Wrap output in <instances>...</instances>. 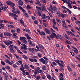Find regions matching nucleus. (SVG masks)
Returning <instances> with one entry per match:
<instances>
[{
    "instance_id": "f257e3e1",
    "label": "nucleus",
    "mask_w": 80,
    "mask_h": 80,
    "mask_svg": "<svg viewBox=\"0 0 80 80\" xmlns=\"http://www.w3.org/2000/svg\"><path fill=\"white\" fill-rule=\"evenodd\" d=\"M50 8H48V10L49 11V12H51L52 14H53V11L54 12H57V8L56 7L54 6L53 7V8L52 5H50Z\"/></svg>"
},
{
    "instance_id": "f03ea898",
    "label": "nucleus",
    "mask_w": 80,
    "mask_h": 80,
    "mask_svg": "<svg viewBox=\"0 0 80 80\" xmlns=\"http://www.w3.org/2000/svg\"><path fill=\"white\" fill-rule=\"evenodd\" d=\"M36 8L38 9H36L35 11V12L36 14H38L39 16H41L42 12L41 11L42 10V8L41 7L36 6Z\"/></svg>"
},
{
    "instance_id": "7ed1b4c3",
    "label": "nucleus",
    "mask_w": 80,
    "mask_h": 80,
    "mask_svg": "<svg viewBox=\"0 0 80 80\" xmlns=\"http://www.w3.org/2000/svg\"><path fill=\"white\" fill-rule=\"evenodd\" d=\"M6 3L7 4V5H10L11 7L12 8V9H15V7H14V6H15V5L14 3H13L12 2L10 1H7L6 2Z\"/></svg>"
},
{
    "instance_id": "20e7f679",
    "label": "nucleus",
    "mask_w": 80,
    "mask_h": 80,
    "mask_svg": "<svg viewBox=\"0 0 80 80\" xmlns=\"http://www.w3.org/2000/svg\"><path fill=\"white\" fill-rule=\"evenodd\" d=\"M66 2L67 4H68V6L70 8H72V7L71 5V4H72L73 3V2L72 1L70 0H68Z\"/></svg>"
},
{
    "instance_id": "39448f33",
    "label": "nucleus",
    "mask_w": 80,
    "mask_h": 80,
    "mask_svg": "<svg viewBox=\"0 0 80 80\" xmlns=\"http://www.w3.org/2000/svg\"><path fill=\"white\" fill-rule=\"evenodd\" d=\"M50 37L51 38H54L55 37H56L57 39H58V37L57 36V35L56 34L53 32H52L51 35H50Z\"/></svg>"
},
{
    "instance_id": "423d86ee",
    "label": "nucleus",
    "mask_w": 80,
    "mask_h": 80,
    "mask_svg": "<svg viewBox=\"0 0 80 80\" xmlns=\"http://www.w3.org/2000/svg\"><path fill=\"white\" fill-rule=\"evenodd\" d=\"M15 9H12L13 10H12V12L13 13H15V14H17V13L18 14V15H19L20 10L17 8L15 9Z\"/></svg>"
},
{
    "instance_id": "0eeeda50",
    "label": "nucleus",
    "mask_w": 80,
    "mask_h": 80,
    "mask_svg": "<svg viewBox=\"0 0 80 80\" xmlns=\"http://www.w3.org/2000/svg\"><path fill=\"white\" fill-rule=\"evenodd\" d=\"M4 43L6 45H12L13 43V42L9 40L6 41H4Z\"/></svg>"
},
{
    "instance_id": "6e6552de",
    "label": "nucleus",
    "mask_w": 80,
    "mask_h": 80,
    "mask_svg": "<svg viewBox=\"0 0 80 80\" xmlns=\"http://www.w3.org/2000/svg\"><path fill=\"white\" fill-rule=\"evenodd\" d=\"M40 62H42L43 64H45V65H46V62H45V59H44L43 58H41L39 60Z\"/></svg>"
},
{
    "instance_id": "1a4fd4ad",
    "label": "nucleus",
    "mask_w": 80,
    "mask_h": 80,
    "mask_svg": "<svg viewBox=\"0 0 80 80\" xmlns=\"http://www.w3.org/2000/svg\"><path fill=\"white\" fill-rule=\"evenodd\" d=\"M28 50L29 52H30L32 53H34V52H35L34 51V48H28Z\"/></svg>"
},
{
    "instance_id": "9d476101",
    "label": "nucleus",
    "mask_w": 80,
    "mask_h": 80,
    "mask_svg": "<svg viewBox=\"0 0 80 80\" xmlns=\"http://www.w3.org/2000/svg\"><path fill=\"white\" fill-rule=\"evenodd\" d=\"M18 5H20L22 6V5H23V2L22 1V0H19L18 1Z\"/></svg>"
},
{
    "instance_id": "9b49d317",
    "label": "nucleus",
    "mask_w": 80,
    "mask_h": 80,
    "mask_svg": "<svg viewBox=\"0 0 80 80\" xmlns=\"http://www.w3.org/2000/svg\"><path fill=\"white\" fill-rule=\"evenodd\" d=\"M45 32H46L47 33H48L49 35L51 34V33H50V30H49L47 28H45Z\"/></svg>"
},
{
    "instance_id": "f8f14e48",
    "label": "nucleus",
    "mask_w": 80,
    "mask_h": 80,
    "mask_svg": "<svg viewBox=\"0 0 80 80\" xmlns=\"http://www.w3.org/2000/svg\"><path fill=\"white\" fill-rule=\"evenodd\" d=\"M42 70L43 71H44V70H47V67H46V66L45 65H43L42 66Z\"/></svg>"
},
{
    "instance_id": "ddd939ff",
    "label": "nucleus",
    "mask_w": 80,
    "mask_h": 80,
    "mask_svg": "<svg viewBox=\"0 0 80 80\" xmlns=\"http://www.w3.org/2000/svg\"><path fill=\"white\" fill-rule=\"evenodd\" d=\"M4 34L6 36H11L12 35V34L9 32H5Z\"/></svg>"
},
{
    "instance_id": "4468645a",
    "label": "nucleus",
    "mask_w": 80,
    "mask_h": 80,
    "mask_svg": "<svg viewBox=\"0 0 80 80\" xmlns=\"http://www.w3.org/2000/svg\"><path fill=\"white\" fill-rule=\"evenodd\" d=\"M26 39V38L25 37H21L20 38V40L21 41H23Z\"/></svg>"
},
{
    "instance_id": "2eb2a0df",
    "label": "nucleus",
    "mask_w": 80,
    "mask_h": 80,
    "mask_svg": "<svg viewBox=\"0 0 80 80\" xmlns=\"http://www.w3.org/2000/svg\"><path fill=\"white\" fill-rule=\"evenodd\" d=\"M18 62L20 64V65H21V67L23 68H24V67H23V64H22V61H18Z\"/></svg>"
},
{
    "instance_id": "dca6fc26",
    "label": "nucleus",
    "mask_w": 80,
    "mask_h": 80,
    "mask_svg": "<svg viewBox=\"0 0 80 80\" xmlns=\"http://www.w3.org/2000/svg\"><path fill=\"white\" fill-rule=\"evenodd\" d=\"M57 37H58V38H60L61 40H62V39L63 38V37H62V35H60L59 34H57Z\"/></svg>"
},
{
    "instance_id": "f3484780",
    "label": "nucleus",
    "mask_w": 80,
    "mask_h": 80,
    "mask_svg": "<svg viewBox=\"0 0 80 80\" xmlns=\"http://www.w3.org/2000/svg\"><path fill=\"white\" fill-rule=\"evenodd\" d=\"M38 45L39 48H42V49H44V48L40 44H39V43H38Z\"/></svg>"
},
{
    "instance_id": "a211bd4d",
    "label": "nucleus",
    "mask_w": 80,
    "mask_h": 80,
    "mask_svg": "<svg viewBox=\"0 0 80 80\" xmlns=\"http://www.w3.org/2000/svg\"><path fill=\"white\" fill-rule=\"evenodd\" d=\"M24 68H26V69H28L29 68V67H28V66L27 65V64H25L24 66Z\"/></svg>"
},
{
    "instance_id": "6ab92c4d",
    "label": "nucleus",
    "mask_w": 80,
    "mask_h": 80,
    "mask_svg": "<svg viewBox=\"0 0 80 80\" xmlns=\"http://www.w3.org/2000/svg\"><path fill=\"white\" fill-rule=\"evenodd\" d=\"M62 25L63 27H64V28H68V26H67L66 25V23H63L62 24Z\"/></svg>"
},
{
    "instance_id": "aec40b11",
    "label": "nucleus",
    "mask_w": 80,
    "mask_h": 80,
    "mask_svg": "<svg viewBox=\"0 0 80 80\" xmlns=\"http://www.w3.org/2000/svg\"><path fill=\"white\" fill-rule=\"evenodd\" d=\"M13 63H14L12 61L11 62L9 61L8 63L9 65H12V64H13Z\"/></svg>"
},
{
    "instance_id": "412c9836",
    "label": "nucleus",
    "mask_w": 80,
    "mask_h": 80,
    "mask_svg": "<svg viewBox=\"0 0 80 80\" xmlns=\"http://www.w3.org/2000/svg\"><path fill=\"white\" fill-rule=\"evenodd\" d=\"M46 76L47 78L48 79H50L51 78H52V77H51V76L48 75V74H47L46 75Z\"/></svg>"
},
{
    "instance_id": "4be33fe9",
    "label": "nucleus",
    "mask_w": 80,
    "mask_h": 80,
    "mask_svg": "<svg viewBox=\"0 0 80 80\" xmlns=\"http://www.w3.org/2000/svg\"><path fill=\"white\" fill-rule=\"evenodd\" d=\"M12 49H10V52H11L12 53H15V51L14 50Z\"/></svg>"
},
{
    "instance_id": "5701e85b",
    "label": "nucleus",
    "mask_w": 80,
    "mask_h": 80,
    "mask_svg": "<svg viewBox=\"0 0 80 80\" xmlns=\"http://www.w3.org/2000/svg\"><path fill=\"white\" fill-rule=\"evenodd\" d=\"M9 48L10 49H13L14 47L13 45H10L9 47Z\"/></svg>"
},
{
    "instance_id": "b1692460",
    "label": "nucleus",
    "mask_w": 80,
    "mask_h": 80,
    "mask_svg": "<svg viewBox=\"0 0 80 80\" xmlns=\"http://www.w3.org/2000/svg\"><path fill=\"white\" fill-rule=\"evenodd\" d=\"M74 52L76 53H78V49L77 48H75L74 50Z\"/></svg>"
},
{
    "instance_id": "393cba45",
    "label": "nucleus",
    "mask_w": 80,
    "mask_h": 80,
    "mask_svg": "<svg viewBox=\"0 0 80 80\" xmlns=\"http://www.w3.org/2000/svg\"><path fill=\"white\" fill-rule=\"evenodd\" d=\"M41 69H40V68L39 67H37L36 68H35V71L37 72V71H38L39 70Z\"/></svg>"
},
{
    "instance_id": "a878e982",
    "label": "nucleus",
    "mask_w": 80,
    "mask_h": 80,
    "mask_svg": "<svg viewBox=\"0 0 80 80\" xmlns=\"http://www.w3.org/2000/svg\"><path fill=\"white\" fill-rule=\"evenodd\" d=\"M20 22L21 24H22V25H24V22L22 19H21Z\"/></svg>"
},
{
    "instance_id": "bb28decb",
    "label": "nucleus",
    "mask_w": 80,
    "mask_h": 80,
    "mask_svg": "<svg viewBox=\"0 0 80 80\" xmlns=\"http://www.w3.org/2000/svg\"><path fill=\"white\" fill-rule=\"evenodd\" d=\"M45 15L44 14H43L42 16V19H45Z\"/></svg>"
},
{
    "instance_id": "cd10ccee",
    "label": "nucleus",
    "mask_w": 80,
    "mask_h": 80,
    "mask_svg": "<svg viewBox=\"0 0 80 80\" xmlns=\"http://www.w3.org/2000/svg\"><path fill=\"white\" fill-rule=\"evenodd\" d=\"M22 57H23L24 58L26 59V60H27V59H28V57H27V56H26L25 55H22Z\"/></svg>"
},
{
    "instance_id": "c85d7f7f",
    "label": "nucleus",
    "mask_w": 80,
    "mask_h": 80,
    "mask_svg": "<svg viewBox=\"0 0 80 80\" xmlns=\"http://www.w3.org/2000/svg\"><path fill=\"white\" fill-rule=\"evenodd\" d=\"M67 68L69 71L72 72V68H71L70 67H69V66H67Z\"/></svg>"
},
{
    "instance_id": "c756f323",
    "label": "nucleus",
    "mask_w": 80,
    "mask_h": 80,
    "mask_svg": "<svg viewBox=\"0 0 80 80\" xmlns=\"http://www.w3.org/2000/svg\"><path fill=\"white\" fill-rule=\"evenodd\" d=\"M63 64H62L60 63L58 65H59V66L60 67H61V68H63V67L64 66H63Z\"/></svg>"
},
{
    "instance_id": "7c9ffc66",
    "label": "nucleus",
    "mask_w": 80,
    "mask_h": 80,
    "mask_svg": "<svg viewBox=\"0 0 80 80\" xmlns=\"http://www.w3.org/2000/svg\"><path fill=\"white\" fill-rule=\"evenodd\" d=\"M42 11H44L45 9V6L43 5L42 7L41 8Z\"/></svg>"
},
{
    "instance_id": "2f4dec72",
    "label": "nucleus",
    "mask_w": 80,
    "mask_h": 80,
    "mask_svg": "<svg viewBox=\"0 0 80 80\" xmlns=\"http://www.w3.org/2000/svg\"><path fill=\"white\" fill-rule=\"evenodd\" d=\"M21 49H24V50H27V48H26V47H24V46H21Z\"/></svg>"
},
{
    "instance_id": "473e14b6",
    "label": "nucleus",
    "mask_w": 80,
    "mask_h": 80,
    "mask_svg": "<svg viewBox=\"0 0 80 80\" xmlns=\"http://www.w3.org/2000/svg\"><path fill=\"white\" fill-rule=\"evenodd\" d=\"M24 15L26 17H28V14L27 13H24Z\"/></svg>"
},
{
    "instance_id": "72a5a7b5",
    "label": "nucleus",
    "mask_w": 80,
    "mask_h": 80,
    "mask_svg": "<svg viewBox=\"0 0 80 80\" xmlns=\"http://www.w3.org/2000/svg\"><path fill=\"white\" fill-rule=\"evenodd\" d=\"M12 67H13V68H17V67H18V66L15 64H13L12 65Z\"/></svg>"
},
{
    "instance_id": "f704fd0d",
    "label": "nucleus",
    "mask_w": 80,
    "mask_h": 80,
    "mask_svg": "<svg viewBox=\"0 0 80 80\" xmlns=\"http://www.w3.org/2000/svg\"><path fill=\"white\" fill-rule=\"evenodd\" d=\"M9 15L10 16H11V17H14V15H15V14L13 13H10Z\"/></svg>"
},
{
    "instance_id": "c9c22d12",
    "label": "nucleus",
    "mask_w": 80,
    "mask_h": 80,
    "mask_svg": "<svg viewBox=\"0 0 80 80\" xmlns=\"http://www.w3.org/2000/svg\"><path fill=\"white\" fill-rule=\"evenodd\" d=\"M38 72L39 73H40L41 74H42L43 73V71L42 70H39L38 71Z\"/></svg>"
},
{
    "instance_id": "e433bc0d",
    "label": "nucleus",
    "mask_w": 80,
    "mask_h": 80,
    "mask_svg": "<svg viewBox=\"0 0 80 80\" xmlns=\"http://www.w3.org/2000/svg\"><path fill=\"white\" fill-rule=\"evenodd\" d=\"M53 23L52 24H56V22H55V19H52V21Z\"/></svg>"
},
{
    "instance_id": "4c0bfd02",
    "label": "nucleus",
    "mask_w": 80,
    "mask_h": 80,
    "mask_svg": "<svg viewBox=\"0 0 80 80\" xmlns=\"http://www.w3.org/2000/svg\"><path fill=\"white\" fill-rule=\"evenodd\" d=\"M67 10L69 14H71L72 13V11H71L69 9L67 8Z\"/></svg>"
},
{
    "instance_id": "58836bf2",
    "label": "nucleus",
    "mask_w": 80,
    "mask_h": 80,
    "mask_svg": "<svg viewBox=\"0 0 80 80\" xmlns=\"http://www.w3.org/2000/svg\"><path fill=\"white\" fill-rule=\"evenodd\" d=\"M8 8V6H4V7H3V8L4 9V10H7V8Z\"/></svg>"
},
{
    "instance_id": "ea45409f",
    "label": "nucleus",
    "mask_w": 80,
    "mask_h": 80,
    "mask_svg": "<svg viewBox=\"0 0 80 80\" xmlns=\"http://www.w3.org/2000/svg\"><path fill=\"white\" fill-rule=\"evenodd\" d=\"M60 15L61 17H62V18H64V17H65V16L63 15L62 13H61Z\"/></svg>"
},
{
    "instance_id": "a19ab883",
    "label": "nucleus",
    "mask_w": 80,
    "mask_h": 80,
    "mask_svg": "<svg viewBox=\"0 0 80 80\" xmlns=\"http://www.w3.org/2000/svg\"><path fill=\"white\" fill-rule=\"evenodd\" d=\"M26 8L27 9H30V8H32L30 7V5H28Z\"/></svg>"
},
{
    "instance_id": "79ce46f5",
    "label": "nucleus",
    "mask_w": 80,
    "mask_h": 80,
    "mask_svg": "<svg viewBox=\"0 0 80 80\" xmlns=\"http://www.w3.org/2000/svg\"><path fill=\"white\" fill-rule=\"evenodd\" d=\"M38 20H36L34 22V23H35L36 24H38Z\"/></svg>"
},
{
    "instance_id": "37998d69",
    "label": "nucleus",
    "mask_w": 80,
    "mask_h": 80,
    "mask_svg": "<svg viewBox=\"0 0 80 80\" xmlns=\"http://www.w3.org/2000/svg\"><path fill=\"white\" fill-rule=\"evenodd\" d=\"M29 60L32 62H33V59L31 58H29Z\"/></svg>"
},
{
    "instance_id": "c03bdc74",
    "label": "nucleus",
    "mask_w": 80,
    "mask_h": 80,
    "mask_svg": "<svg viewBox=\"0 0 80 80\" xmlns=\"http://www.w3.org/2000/svg\"><path fill=\"white\" fill-rule=\"evenodd\" d=\"M37 31H38V32H39L40 35H42V33L41 32H40V30H39L38 29H37Z\"/></svg>"
},
{
    "instance_id": "a18cd8bd",
    "label": "nucleus",
    "mask_w": 80,
    "mask_h": 80,
    "mask_svg": "<svg viewBox=\"0 0 80 80\" xmlns=\"http://www.w3.org/2000/svg\"><path fill=\"white\" fill-rule=\"evenodd\" d=\"M4 79H7L8 78V75H6L4 76Z\"/></svg>"
},
{
    "instance_id": "49530a36",
    "label": "nucleus",
    "mask_w": 80,
    "mask_h": 80,
    "mask_svg": "<svg viewBox=\"0 0 80 80\" xmlns=\"http://www.w3.org/2000/svg\"><path fill=\"white\" fill-rule=\"evenodd\" d=\"M25 68L24 67V68H20V70L21 72H22L23 71L25 70L24 69Z\"/></svg>"
},
{
    "instance_id": "de8ad7c7",
    "label": "nucleus",
    "mask_w": 80,
    "mask_h": 80,
    "mask_svg": "<svg viewBox=\"0 0 80 80\" xmlns=\"http://www.w3.org/2000/svg\"><path fill=\"white\" fill-rule=\"evenodd\" d=\"M38 57H41L42 56V54H41L40 53H38Z\"/></svg>"
},
{
    "instance_id": "09e8293b",
    "label": "nucleus",
    "mask_w": 80,
    "mask_h": 80,
    "mask_svg": "<svg viewBox=\"0 0 80 80\" xmlns=\"http://www.w3.org/2000/svg\"><path fill=\"white\" fill-rule=\"evenodd\" d=\"M30 67L32 68V69H35V67L34 66L32 65H30Z\"/></svg>"
},
{
    "instance_id": "8fccbe9b",
    "label": "nucleus",
    "mask_w": 80,
    "mask_h": 80,
    "mask_svg": "<svg viewBox=\"0 0 80 80\" xmlns=\"http://www.w3.org/2000/svg\"><path fill=\"white\" fill-rule=\"evenodd\" d=\"M17 51L18 53H20V54H23V53L20 52V50L18 49L17 50Z\"/></svg>"
},
{
    "instance_id": "3c124183",
    "label": "nucleus",
    "mask_w": 80,
    "mask_h": 80,
    "mask_svg": "<svg viewBox=\"0 0 80 80\" xmlns=\"http://www.w3.org/2000/svg\"><path fill=\"white\" fill-rule=\"evenodd\" d=\"M56 20L57 22H58V23H61V22L60 21V20H59L58 19L56 18Z\"/></svg>"
},
{
    "instance_id": "603ef678",
    "label": "nucleus",
    "mask_w": 80,
    "mask_h": 80,
    "mask_svg": "<svg viewBox=\"0 0 80 80\" xmlns=\"http://www.w3.org/2000/svg\"><path fill=\"white\" fill-rule=\"evenodd\" d=\"M59 80H64V78H62V77L59 76Z\"/></svg>"
},
{
    "instance_id": "864d4df0",
    "label": "nucleus",
    "mask_w": 80,
    "mask_h": 80,
    "mask_svg": "<svg viewBox=\"0 0 80 80\" xmlns=\"http://www.w3.org/2000/svg\"><path fill=\"white\" fill-rule=\"evenodd\" d=\"M18 7L19 9H20V10H23V8H22V7L21 6H19Z\"/></svg>"
},
{
    "instance_id": "5fc2aeb1",
    "label": "nucleus",
    "mask_w": 80,
    "mask_h": 80,
    "mask_svg": "<svg viewBox=\"0 0 80 80\" xmlns=\"http://www.w3.org/2000/svg\"><path fill=\"white\" fill-rule=\"evenodd\" d=\"M66 43H68L69 44H70V42L68 40H66Z\"/></svg>"
},
{
    "instance_id": "6e6d98bb",
    "label": "nucleus",
    "mask_w": 80,
    "mask_h": 80,
    "mask_svg": "<svg viewBox=\"0 0 80 80\" xmlns=\"http://www.w3.org/2000/svg\"><path fill=\"white\" fill-rule=\"evenodd\" d=\"M48 14H49V16H50V17H51V18H52L53 16H52V14H51V13L49 12Z\"/></svg>"
},
{
    "instance_id": "4d7b16f0",
    "label": "nucleus",
    "mask_w": 80,
    "mask_h": 80,
    "mask_svg": "<svg viewBox=\"0 0 80 80\" xmlns=\"http://www.w3.org/2000/svg\"><path fill=\"white\" fill-rule=\"evenodd\" d=\"M1 46L2 48H5V45L4 44H1Z\"/></svg>"
},
{
    "instance_id": "13d9d810",
    "label": "nucleus",
    "mask_w": 80,
    "mask_h": 80,
    "mask_svg": "<svg viewBox=\"0 0 80 80\" xmlns=\"http://www.w3.org/2000/svg\"><path fill=\"white\" fill-rule=\"evenodd\" d=\"M22 42L23 43H25V44L27 43V41L25 40H24Z\"/></svg>"
},
{
    "instance_id": "bf43d9fd",
    "label": "nucleus",
    "mask_w": 80,
    "mask_h": 80,
    "mask_svg": "<svg viewBox=\"0 0 80 80\" xmlns=\"http://www.w3.org/2000/svg\"><path fill=\"white\" fill-rule=\"evenodd\" d=\"M6 69H7V70H10V68L8 66H7L6 67Z\"/></svg>"
},
{
    "instance_id": "052dcab7",
    "label": "nucleus",
    "mask_w": 80,
    "mask_h": 80,
    "mask_svg": "<svg viewBox=\"0 0 80 80\" xmlns=\"http://www.w3.org/2000/svg\"><path fill=\"white\" fill-rule=\"evenodd\" d=\"M55 62H56V63H58L59 65V64L60 63V61L59 60H56L55 61Z\"/></svg>"
},
{
    "instance_id": "680f3d73",
    "label": "nucleus",
    "mask_w": 80,
    "mask_h": 80,
    "mask_svg": "<svg viewBox=\"0 0 80 80\" xmlns=\"http://www.w3.org/2000/svg\"><path fill=\"white\" fill-rule=\"evenodd\" d=\"M22 72V74L23 75H25V73H26V72H25V70H24V71H23Z\"/></svg>"
},
{
    "instance_id": "e2e57ef3",
    "label": "nucleus",
    "mask_w": 80,
    "mask_h": 80,
    "mask_svg": "<svg viewBox=\"0 0 80 80\" xmlns=\"http://www.w3.org/2000/svg\"><path fill=\"white\" fill-rule=\"evenodd\" d=\"M52 64H53V65H54L55 66L56 65H57V63H56L55 62H52Z\"/></svg>"
},
{
    "instance_id": "0e129e2a",
    "label": "nucleus",
    "mask_w": 80,
    "mask_h": 80,
    "mask_svg": "<svg viewBox=\"0 0 80 80\" xmlns=\"http://www.w3.org/2000/svg\"><path fill=\"white\" fill-rule=\"evenodd\" d=\"M52 25V27L54 28V29H55L57 27H55L56 24H53Z\"/></svg>"
},
{
    "instance_id": "69168bd1",
    "label": "nucleus",
    "mask_w": 80,
    "mask_h": 80,
    "mask_svg": "<svg viewBox=\"0 0 80 80\" xmlns=\"http://www.w3.org/2000/svg\"><path fill=\"white\" fill-rule=\"evenodd\" d=\"M62 12H63V13H67V11L66 10H63Z\"/></svg>"
},
{
    "instance_id": "338daca9",
    "label": "nucleus",
    "mask_w": 80,
    "mask_h": 80,
    "mask_svg": "<svg viewBox=\"0 0 80 80\" xmlns=\"http://www.w3.org/2000/svg\"><path fill=\"white\" fill-rule=\"evenodd\" d=\"M1 64H2V65H5V62H4L3 61H1Z\"/></svg>"
},
{
    "instance_id": "774afa93",
    "label": "nucleus",
    "mask_w": 80,
    "mask_h": 80,
    "mask_svg": "<svg viewBox=\"0 0 80 80\" xmlns=\"http://www.w3.org/2000/svg\"><path fill=\"white\" fill-rule=\"evenodd\" d=\"M43 58L46 61H47L48 60V59L47 58L45 57H44Z\"/></svg>"
}]
</instances>
